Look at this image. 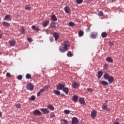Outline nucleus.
Returning a JSON list of instances; mask_svg holds the SVG:
<instances>
[{
  "mask_svg": "<svg viewBox=\"0 0 124 124\" xmlns=\"http://www.w3.org/2000/svg\"><path fill=\"white\" fill-rule=\"evenodd\" d=\"M4 20L5 21H6H6H12V16H11L9 15H6L5 16V17L4 18Z\"/></svg>",
  "mask_w": 124,
  "mask_h": 124,
  "instance_id": "1a4fd4ad",
  "label": "nucleus"
},
{
  "mask_svg": "<svg viewBox=\"0 0 124 124\" xmlns=\"http://www.w3.org/2000/svg\"><path fill=\"white\" fill-rule=\"evenodd\" d=\"M64 10L66 13H67V14H68V13H70L71 10H70V8H69L68 6H66L64 8Z\"/></svg>",
  "mask_w": 124,
  "mask_h": 124,
  "instance_id": "ddd939ff",
  "label": "nucleus"
},
{
  "mask_svg": "<svg viewBox=\"0 0 124 124\" xmlns=\"http://www.w3.org/2000/svg\"><path fill=\"white\" fill-rule=\"evenodd\" d=\"M9 43L10 46H15V44H16V42L15 41V40H13L9 41Z\"/></svg>",
  "mask_w": 124,
  "mask_h": 124,
  "instance_id": "4468645a",
  "label": "nucleus"
},
{
  "mask_svg": "<svg viewBox=\"0 0 124 124\" xmlns=\"http://www.w3.org/2000/svg\"><path fill=\"white\" fill-rule=\"evenodd\" d=\"M28 40L29 41V42H31V41H32V39L31 38H28Z\"/></svg>",
  "mask_w": 124,
  "mask_h": 124,
  "instance_id": "09e8293b",
  "label": "nucleus"
},
{
  "mask_svg": "<svg viewBox=\"0 0 124 124\" xmlns=\"http://www.w3.org/2000/svg\"><path fill=\"white\" fill-rule=\"evenodd\" d=\"M49 23H50V22L48 20H46L43 22L42 25L43 27H46L48 25H49Z\"/></svg>",
  "mask_w": 124,
  "mask_h": 124,
  "instance_id": "2eb2a0df",
  "label": "nucleus"
},
{
  "mask_svg": "<svg viewBox=\"0 0 124 124\" xmlns=\"http://www.w3.org/2000/svg\"><path fill=\"white\" fill-rule=\"evenodd\" d=\"M64 113L66 115H68V114L70 113V111H69V110L65 109L64 110Z\"/></svg>",
  "mask_w": 124,
  "mask_h": 124,
  "instance_id": "e433bc0d",
  "label": "nucleus"
},
{
  "mask_svg": "<svg viewBox=\"0 0 124 124\" xmlns=\"http://www.w3.org/2000/svg\"><path fill=\"white\" fill-rule=\"evenodd\" d=\"M41 111H42V112H43V114H44V115L46 114H49V113H50V111L49 110V109L46 108H41Z\"/></svg>",
  "mask_w": 124,
  "mask_h": 124,
  "instance_id": "0eeeda50",
  "label": "nucleus"
},
{
  "mask_svg": "<svg viewBox=\"0 0 124 124\" xmlns=\"http://www.w3.org/2000/svg\"><path fill=\"white\" fill-rule=\"evenodd\" d=\"M63 90V92H64V93H65L66 94H68V92H69V90H68V88H64V89L62 90Z\"/></svg>",
  "mask_w": 124,
  "mask_h": 124,
  "instance_id": "7c9ffc66",
  "label": "nucleus"
},
{
  "mask_svg": "<svg viewBox=\"0 0 124 124\" xmlns=\"http://www.w3.org/2000/svg\"><path fill=\"white\" fill-rule=\"evenodd\" d=\"M97 37V32H92L91 33L90 37L95 39Z\"/></svg>",
  "mask_w": 124,
  "mask_h": 124,
  "instance_id": "39448f33",
  "label": "nucleus"
},
{
  "mask_svg": "<svg viewBox=\"0 0 124 124\" xmlns=\"http://www.w3.org/2000/svg\"><path fill=\"white\" fill-rule=\"evenodd\" d=\"M1 117H2V112L0 111V118Z\"/></svg>",
  "mask_w": 124,
  "mask_h": 124,
  "instance_id": "5fc2aeb1",
  "label": "nucleus"
},
{
  "mask_svg": "<svg viewBox=\"0 0 124 124\" xmlns=\"http://www.w3.org/2000/svg\"><path fill=\"white\" fill-rule=\"evenodd\" d=\"M2 25L4 27H10V24L7 22H2Z\"/></svg>",
  "mask_w": 124,
  "mask_h": 124,
  "instance_id": "4be33fe9",
  "label": "nucleus"
},
{
  "mask_svg": "<svg viewBox=\"0 0 124 124\" xmlns=\"http://www.w3.org/2000/svg\"><path fill=\"white\" fill-rule=\"evenodd\" d=\"M43 89H44V91H48L49 87L48 86H45Z\"/></svg>",
  "mask_w": 124,
  "mask_h": 124,
  "instance_id": "ea45409f",
  "label": "nucleus"
},
{
  "mask_svg": "<svg viewBox=\"0 0 124 124\" xmlns=\"http://www.w3.org/2000/svg\"><path fill=\"white\" fill-rule=\"evenodd\" d=\"M54 93H55V94L57 95H60V94H61V92L58 90H55L54 91Z\"/></svg>",
  "mask_w": 124,
  "mask_h": 124,
  "instance_id": "f704fd0d",
  "label": "nucleus"
},
{
  "mask_svg": "<svg viewBox=\"0 0 124 124\" xmlns=\"http://www.w3.org/2000/svg\"><path fill=\"white\" fill-rule=\"evenodd\" d=\"M106 61L108 62H113V59L111 57H107Z\"/></svg>",
  "mask_w": 124,
  "mask_h": 124,
  "instance_id": "393cba45",
  "label": "nucleus"
},
{
  "mask_svg": "<svg viewBox=\"0 0 124 124\" xmlns=\"http://www.w3.org/2000/svg\"><path fill=\"white\" fill-rule=\"evenodd\" d=\"M39 92L41 93L44 92V89L43 88L42 89L40 90Z\"/></svg>",
  "mask_w": 124,
  "mask_h": 124,
  "instance_id": "3c124183",
  "label": "nucleus"
},
{
  "mask_svg": "<svg viewBox=\"0 0 124 124\" xmlns=\"http://www.w3.org/2000/svg\"><path fill=\"white\" fill-rule=\"evenodd\" d=\"M108 68V64H105L104 65V69H107Z\"/></svg>",
  "mask_w": 124,
  "mask_h": 124,
  "instance_id": "a18cd8bd",
  "label": "nucleus"
},
{
  "mask_svg": "<svg viewBox=\"0 0 124 124\" xmlns=\"http://www.w3.org/2000/svg\"><path fill=\"white\" fill-rule=\"evenodd\" d=\"M79 103H80V104H85V100H84V99H82V98L79 99Z\"/></svg>",
  "mask_w": 124,
  "mask_h": 124,
  "instance_id": "473e14b6",
  "label": "nucleus"
},
{
  "mask_svg": "<svg viewBox=\"0 0 124 124\" xmlns=\"http://www.w3.org/2000/svg\"><path fill=\"white\" fill-rule=\"evenodd\" d=\"M97 115V111H96L95 110H93L91 112V117L92 118V119H94L95 117H96Z\"/></svg>",
  "mask_w": 124,
  "mask_h": 124,
  "instance_id": "20e7f679",
  "label": "nucleus"
},
{
  "mask_svg": "<svg viewBox=\"0 0 124 124\" xmlns=\"http://www.w3.org/2000/svg\"><path fill=\"white\" fill-rule=\"evenodd\" d=\"M77 3L81 4L83 2V0H76Z\"/></svg>",
  "mask_w": 124,
  "mask_h": 124,
  "instance_id": "c9c22d12",
  "label": "nucleus"
},
{
  "mask_svg": "<svg viewBox=\"0 0 124 124\" xmlns=\"http://www.w3.org/2000/svg\"><path fill=\"white\" fill-rule=\"evenodd\" d=\"M102 109L104 110H106V111H107L108 112H109L110 111V109L107 107V106L103 105L102 106Z\"/></svg>",
  "mask_w": 124,
  "mask_h": 124,
  "instance_id": "aec40b11",
  "label": "nucleus"
},
{
  "mask_svg": "<svg viewBox=\"0 0 124 124\" xmlns=\"http://www.w3.org/2000/svg\"><path fill=\"white\" fill-rule=\"evenodd\" d=\"M61 122L62 124H68V122L65 119H62Z\"/></svg>",
  "mask_w": 124,
  "mask_h": 124,
  "instance_id": "a878e982",
  "label": "nucleus"
},
{
  "mask_svg": "<svg viewBox=\"0 0 124 124\" xmlns=\"http://www.w3.org/2000/svg\"><path fill=\"white\" fill-rule=\"evenodd\" d=\"M26 79H31V75L30 74H27L26 76Z\"/></svg>",
  "mask_w": 124,
  "mask_h": 124,
  "instance_id": "72a5a7b5",
  "label": "nucleus"
},
{
  "mask_svg": "<svg viewBox=\"0 0 124 124\" xmlns=\"http://www.w3.org/2000/svg\"><path fill=\"white\" fill-rule=\"evenodd\" d=\"M117 121H119V119H116L115 122H117Z\"/></svg>",
  "mask_w": 124,
  "mask_h": 124,
  "instance_id": "4d7b16f0",
  "label": "nucleus"
},
{
  "mask_svg": "<svg viewBox=\"0 0 124 124\" xmlns=\"http://www.w3.org/2000/svg\"><path fill=\"white\" fill-rule=\"evenodd\" d=\"M2 93V91H0V93Z\"/></svg>",
  "mask_w": 124,
  "mask_h": 124,
  "instance_id": "13d9d810",
  "label": "nucleus"
},
{
  "mask_svg": "<svg viewBox=\"0 0 124 124\" xmlns=\"http://www.w3.org/2000/svg\"><path fill=\"white\" fill-rule=\"evenodd\" d=\"M53 36L55 38V40L57 41L58 39H59V37H60V36L59 35V34L57 32H54L53 33Z\"/></svg>",
  "mask_w": 124,
  "mask_h": 124,
  "instance_id": "dca6fc26",
  "label": "nucleus"
},
{
  "mask_svg": "<svg viewBox=\"0 0 124 124\" xmlns=\"http://www.w3.org/2000/svg\"><path fill=\"white\" fill-rule=\"evenodd\" d=\"M27 90H29V91H33V89H34V87L32 84L28 83L27 85Z\"/></svg>",
  "mask_w": 124,
  "mask_h": 124,
  "instance_id": "7ed1b4c3",
  "label": "nucleus"
},
{
  "mask_svg": "<svg viewBox=\"0 0 124 124\" xmlns=\"http://www.w3.org/2000/svg\"><path fill=\"white\" fill-rule=\"evenodd\" d=\"M108 43H109V46H113V45H114V44L113 43V42H110V41L108 42Z\"/></svg>",
  "mask_w": 124,
  "mask_h": 124,
  "instance_id": "49530a36",
  "label": "nucleus"
},
{
  "mask_svg": "<svg viewBox=\"0 0 124 124\" xmlns=\"http://www.w3.org/2000/svg\"><path fill=\"white\" fill-rule=\"evenodd\" d=\"M55 117H56V115H55V114H52L50 115L51 118H55Z\"/></svg>",
  "mask_w": 124,
  "mask_h": 124,
  "instance_id": "8fccbe9b",
  "label": "nucleus"
},
{
  "mask_svg": "<svg viewBox=\"0 0 124 124\" xmlns=\"http://www.w3.org/2000/svg\"><path fill=\"white\" fill-rule=\"evenodd\" d=\"M47 108L51 110V111H54L55 110V108L52 105H49L47 106Z\"/></svg>",
  "mask_w": 124,
  "mask_h": 124,
  "instance_id": "412c9836",
  "label": "nucleus"
},
{
  "mask_svg": "<svg viewBox=\"0 0 124 124\" xmlns=\"http://www.w3.org/2000/svg\"><path fill=\"white\" fill-rule=\"evenodd\" d=\"M104 79L108 80L109 83H113L115 80V78L113 76H110L108 74H105L104 75Z\"/></svg>",
  "mask_w": 124,
  "mask_h": 124,
  "instance_id": "f03ea898",
  "label": "nucleus"
},
{
  "mask_svg": "<svg viewBox=\"0 0 124 124\" xmlns=\"http://www.w3.org/2000/svg\"><path fill=\"white\" fill-rule=\"evenodd\" d=\"M49 28L50 29H55L56 28V24L54 22L51 23Z\"/></svg>",
  "mask_w": 124,
  "mask_h": 124,
  "instance_id": "5701e85b",
  "label": "nucleus"
},
{
  "mask_svg": "<svg viewBox=\"0 0 124 124\" xmlns=\"http://www.w3.org/2000/svg\"><path fill=\"white\" fill-rule=\"evenodd\" d=\"M101 83L102 85H103V86H107V85H109V83L108 82H107V81H106L104 80L101 81Z\"/></svg>",
  "mask_w": 124,
  "mask_h": 124,
  "instance_id": "cd10ccee",
  "label": "nucleus"
},
{
  "mask_svg": "<svg viewBox=\"0 0 124 124\" xmlns=\"http://www.w3.org/2000/svg\"><path fill=\"white\" fill-rule=\"evenodd\" d=\"M19 31H20V32L21 33H25V28H24V27H21L20 29H19Z\"/></svg>",
  "mask_w": 124,
  "mask_h": 124,
  "instance_id": "bb28decb",
  "label": "nucleus"
},
{
  "mask_svg": "<svg viewBox=\"0 0 124 124\" xmlns=\"http://www.w3.org/2000/svg\"><path fill=\"white\" fill-rule=\"evenodd\" d=\"M2 38V33L0 32V39Z\"/></svg>",
  "mask_w": 124,
  "mask_h": 124,
  "instance_id": "603ef678",
  "label": "nucleus"
},
{
  "mask_svg": "<svg viewBox=\"0 0 124 124\" xmlns=\"http://www.w3.org/2000/svg\"><path fill=\"white\" fill-rule=\"evenodd\" d=\"M6 76L7 77H11V75L9 73H7Z\"/></svg>",
  "mask_w": 124,
  "mask_h": 124,
  "instance_id": "de8ad7c7",
  "label": "nucleus"
},
{
  "mask_svg": "<svg viewBox=\"0 0 124 124\" xmlns=\"http://www.w3.org/2000/svg\"><path fill=\"white\" fill-rule=\"evenodd\" d=\"M97 74H98L97 77L98 79H100V78L102 77V75H103V72L101 71H99L97 72Z\"/></svg>",
  "mask_w": 124,
  "mask_h": 124,
  "instance_id": "9b49d317",
  "label": "nucleus"
},
{
  "mask_svg": "<svg viewBox=\"0 0 124 124\" xmlns=\"http://www.w3.org/2000/svg\"><path fill=\"white\" fill-rule=\"evenodd\" d=\"M25 10H31V5H27L25 6Z\"/></svg>",
  "mask_w": 124,
  "mask_h": 124,
  "instance_id": "c756f323",
  "label": "nucleus"
},
{
  "mask_svg": "<svg viewBox=\"0 0 124 124\" xmlns=\"http://www.w3.org/2000/svg\"><path fill=\"white\" fill-rule=\"evenodd\" d=\"M17 79L18 80H21V79H23V76L22 75H18L17 76Z\"/></svg>",
  "mask_w": 124,
  "mask_h": 124,
  "instance_id": "58836bf2",
  "label": "nucleus"
},
{
  "mask_svg": "<svg viewBox=\"0 0 124 124\" xmlns=\"http://www.w3.org/2000/svg\"><path fill=\"white\" fill-rule=\"evenodd\" d=\"M72 87L74 89H77L78 87H79V84H78V82H74L72 84Z\"/></svg>",
  "mask_w": 124,
  "mask_h": 124,
  "instance_id": "f3484780",
  "label": "nucleus"
},
{
  "mask_svg": "<svg viewBox=\"0 0 124 124\" xmlns=\"http://www.w3.org/2000/svg\"><path fill=\"white\" fill-rule=\"evenodd\" d=\"M42 113L39 110L36 109L33 111V115L35 116H41Z\"/></svg>",
  "mask_w": 124,
  "mask_h": 124,
  "instance_id": "9d476101",
  "label": "nucleus"
},
{
  "mask_svg": "<svg viewBox=\"0 0 124 124\" xmlns=\"http://www.w3.org/2000/svg\"><path fill=\"white\" fill-rule=\"evenodd\" d=\"M78 35L80 37L83 36V35H84V31H79L78 32Z\"/></svg>",
  "mask_w": 124,
  "mask_h": 124,
  "instance_id": "2f4dec72",
  "label": "nucleus"
},
{
  "mask_svg": "<svg viewBox=\"0 0 124 124\" xmlns=\"http://www.w3.org/2000/svg\"><path fill=\"white\" fill-rule=\"evenodd\" d=\"M78 98H79L78 96L74 95L72 98V100H73V101H75V102H77V101H78Z\"/></svg>",
  "mask_w": 124,
  "mask_h": 124,
  "instance_id": "f8f14e48",
  "label": "nucleus"
},
{
  "mask_svg": "<svg viewBox=\"0 0 124 124\" xmlns=\"http://www.w3.org/2000/svg\"><path fill=\"white\" fill-rule=\"evenodd\" d=\"M72 124H79V120L78 118L76 117H73L72 119Z\"/></svg>",
  "mask_w": 124,
  "mask_h": 124,
  "instance_id": "423d86ee",
  "label": "nucleus"
},
{
  "mask_svg": "<svg viewBox=\"0 0 124 124\" xmlns=\"http://www.w3.org/2000/svg\"><path fill=\"white\" fill-rule=\"evenodd\" d=\"M64 87H65V85L62 84H59L57 86V90H59L60 91L62 90H63Z\"/></svg>",
  "mask_w": 124,
  "mask_h": 124,
  "instance_id": "6e6552de",
  "label": "nucleus"
},
{
  "mask_svg": "<svg viewBox=\"0 0 124 124\" xmlns=\"http://www.w3.org/2000/svg\"><path fill=\"white\" fill-rule=\"evenodd\" d=\"M113 124H120V123L119 122H115Z\"/></svg>",
  "mask_w": 124,
  "mask_h": 124,
  "instance_id": "6e6d98bb",
  "label": "nucleus"
},
{
  "mask_svg": "<svg viewBox=\"0 0 124 124\" xmlns=\"http://www.w3.org/2000/svg\"><path fill=\"white\" fill-rule=\"evenodd\" d=\"M31 29L32 30H34V31L36 32L39 31V28H36V26L33 25L31 27Z\"/></svg>",
  "mask_w": 124,
  "mask_h": 124,
  "instance_id": "b1692460",
  "label": "nucleus"
},
{
  "mask_svg": "<svg viewBox=\"0 0 124 124\" xmlns=\"http://www.w3.org/2000/svg\"><path fill=\"white\" fill-rule=\"evenodd\" d=\"M107 35H108V34L106 32H103L101 33V36L103 38H105L107 37Z\"/></svg>",
  "mask_w": 124,
  "mask_h": 124,
  "instance_id": "6ab92c4d",
  "label": "nucleus"
},
{
  "mask_svg": "<svg viewBox=\"0 0 124 124\" xmlns=\"http://www.w3.org/2000/svg\"><path fill=\"white\" fill-rule=\"evenodd\" d=\"M67 57H69V58H71V57H73V53L71 52V51H68L67 53Z\"/></svg>",
  "mask_w": 124,
  "mask_h": 124,
  "instance_id": "c85d7f7f",
  "label": "nucleus"
},
{
  "mask_svg": "<svg viewBox=\"0 0 124 124\" xmlns=\"http://www.w3.org/2000/svg\"><path fill=\"white\" fill-rule=\"evenodd\" d=\"M98 15L100 16H103V12H102V11H99L98 12Z\"/></svg>",
  "mask_w": 124,
  "mask_h": 124,
  "instance_id": "37998d69",
  "label": "nucleus"
},
{
  "mask_svg": "<svg viewBox=\"0 0 124 124\" xmlns=\"http://www.w3.org/2000/svg\"><path fill=\"white\" fill-rule=\"evenodd\" d=\"M0 2H1V0H0Z\"/></svg>",
  "mask_w": 124,
  "mask_h": 124,
  "instance_id": "bf43d9fd",
  "label": "nucleus"
},
{
  "mask_svg": "<svg viewBox=\"0 0 124 124\" xmlns=\"http://www.w3.org/2000/svg\"><path fill=\"white\" fill-rule=\"evenodd\" d=\"M16 108H18V109H20V108H21V104H17L16 105Z\"/></svg>",
  "mask_w": 124,
  "mask_h": 124,
  "instance_id": "79ce46f5",
  "label": "nucleus"
},
{
  "mask_svg": "<svg viewBox=\"0 0 124 124\" xmlns=\"http://www.w3.org/2000/svg\"><path fill=\"white\" fill-rule=\"evenodd\" d=\"M87 90L90 93H92V92H93V89L92 88H87Z\"/></svg>",
  "mask_w": 124,
  "mask_h": 124,
  "instance_id": "a19ab883",
  "label": "nucleus"
},
{
  "mask_svg": "<svg viewBox=\"0 0 124 124\" xmlns=\"http://www.w3.org/2000/svg\"><path fill=\"white\" fill-rule=\"evenodd\" d=\"M51 20H52L54 22H56V21H58V18L55 15H52L51 17Z\"/></svg>",
  "mask_w": 124,
  "mask_h": 124,
  "instance_id": "a211bd4d",
  "label": "nucleus"
},
{
  "mask_svg": "<svg viewBox=\"0 0 124 124\" xmlns=\"http://www.w3.org/2000/svg\"><path fill=\"white\" fill-rule=\"evenodd\" d=\"M29 100H35V97L34 95L31 96V99H30Z\"/></svg>",
  "mask_w": 124,
  "mask_h": 124,
  "instance_id": "c03bdc74",
  "label": "nucleus"
},
{
  "mask_svg": "<svg viewBox=\"0 0 124 124\" xmlns=\"http://www.w3.org/2000/svg\"><path fill=\"white\" fill-rule=\"evenodd\" d=\"M69 47V42L68 41H64L62 43L61 46L59 47V51L61 53H65L66 52Z\"/></svg>",
  "mask_w": 124,
  "mask_h": 124,
  "instance_id": "f257e3e1",
  "label": "nucleus"
},
{
  "mask_svg": "<svg viewBox=\"0 0 124 124\" xmlns=\"http://www.w3.org/2000/svg\"><path fill=\"white\" fill-rule=\"evenodd\" d=\"M41 93L39 91L38 92V93H37V96H40V94H41Z\"/></svg>",
  "mask_w": 124,
  "mask_h": 124,
  "instance_id": "864d4df0",
  "label": "nucleus"
},
{
  "mask_svg": "<svg viewBox=\"0 0 124 124\" xmlns=\"http://www.w3.org/2000/svg\"><path fill=\"white\" fill-rule=\"evenodd\" d=\"M69 25L70 27H74V26H75V24L72 22H70L69 23Z\"/></svg>",
  "mask_w": 124,
  "mask_h": 124,
  "instance_id": "4c0bfd02",
  "label": "nucleus"
}]
</instances>
